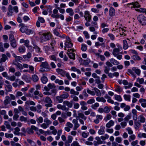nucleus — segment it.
<instances>
[{"instance_id": "nucleus-1", "label": "nucleus", "mask_w": 146, "mask_h": 146, "mask_svg": "<svg viewBox=\"0 0 146 146\" xmlns=\"http://www.w3.org/2000/svg\"><path fill=\"white\" fill-rule=\"evenodd\" d=\"M63 105L59 104L57 106V108L61 109L63 111H68L69 110L68 108H71L72 106V104L69 101L66 100L63 102Z\"/></svg>"}, {"instance_id": "nucleus-2", "label": "nucleus", "mask_w": 146, "mask_h": 146, "mask_svg": "<svg viewBox=\"0 0 146 146\" xmlns=\"http://www.w3.org/2000/svg\"><path fill=\"white\" fill-rule=\"evenodd\" d=\"M52 34L49 32L42 33L40 38L41 42L43 43L49 40L52 37Z\"/></svg>"}, {"instance_id": "nucleus-3", "label": "nucleus", "mask_w": 146, "mask_h": 146, "mask_svg": "<svg viewBox=\"0 0 146 146\" xmlns=\"http://www.w3.org/2000/svg\"><path fill=\"white\" fill-rule=\"evenodd\" d=\"M87 92L92 96H94L95 95L98 96H101L100 91L96 87L93 88L92 90L87 88Z\"/></svg>"}, {"instance_id": "nucleus-4", "label": "nucleus", "mask_w": 146, "mask_h": 146, "mask_svg": "<svg viewBox=\"0 0 146 146\" xmlns=\"http://www.w3.org/2000/svg\"><path fill=\"white\" fill-rule=\"evenodd\" d=\"M128 72L129 73V75L130 74L134 77H135V74L134 72H135L139 76L140 74L141 70L139 69L136 67H133L131 69H128Z\"/></svg>"}, {"instance_id": "nucleus-5", "label": "nucleus", "mask_w": 146, "mask_h": 146, "mask_svg": "<svg viewBox=\"0 0 146 146\" xmlns=\"http://www.w3.org/2000/svg\"><path fill=\"white\" fill-rule=\"evenodd\" d=\"M137 19L139 23L142 25H146V17L144 15L141 14L138 16Z\"/></svg>"}, {"instance_id": "nucleus-6", "label": "nucleus", "mask_w": 146, "mask_h": 146, "mask_svg": "<svg viewBox=\"0 0 146 146\" xmlns=\"http://www.w3.org/2000/svg\"><path fill=\"white\" fill-rule=\"evenodd\" d=\"M13 63L16 66L17 68L20 70H23L24 68H27L29 67V65L26 63H23V64H22L18 62H15Z\"/></svg>"}, {"instance_id": "nucleus-7", "label": "nucleus", "mask_w": 146, "mask_h": 146, "mask_svg": "<svg viewBox=\"0 0 146 146\" xmlns=\"http://www.w3.org/2000/svg\"><path fill=\"white\" fill-rule=\"evenodd\" d=\"M66 40L65 42L64 47L65 50H66V48H72L73 46V44L71 42V39L68 36H66Z\"/></svg>"}, {"instance_id": "nucleus-8", "label": "nucleus", "mask_w": 146, "mask_h": 146, "mask_svg": "<svg viewBox=\"0 0 146 146\" xmlns=\"http://www.w3.org/2000/svg\"><path fill=\"white\" fill-rule=\"evenodd\" d=\"M74 50L73 48L68 49L66 52L69 58L71 59L74 60H75V54L73 53Z\"/></svg>"}, {"instance_id": "nucleus-9", "label": "nucleus", "mask_w": 146, "mask_h": 146, "mask_svg": "<svg viewBox=\"0 0 146 146\" xmlns=\"http://www.w3.org/2000/svg\"><path fill=\"white\" fill-rule=\"evenodd\" d=\"M84 16L85 19L86 21L90 22L92 20V16L90 12L88 11H86L84 12Z\"/></svg>"}, {"instance_id": "nucleus-10", "label": "nucleus", "mask_w": 146, "mask_h": 146, "mask_svg": "<svg viewBox=\"0 0 146 146\" xmlns=\"http://www.w3.org/2000/svg\"><path fill=\"white\" fill-rule=\"evenodd\" d=\"M44 102L46 103L45 106L47 108L51 107L52 106V100L49 97L47 96L45 98Z\"/></svg>"}, {"instance_id": "nucleus-11", "label": "nucleus", "mask_w": 146, "mask_h": 146, "mask_svg": "<svg viewBox=\"0 0 146 146\" xmlns=\"http://www.w3.org/2000/svg\"><path fill=\"white\" fill-rule=\"evenodd\" d=\"M48 63L46 62H43L41 63L40 65V67L41 68L40 70V71H47L45 70L44 69L46 68L48 66Z\"/></svg>"}, {"instance_id": "nucleus-12", "label": "nucleus", "mask_w": 146, "mask_h": 146, "mask_svg": "<svg viewBox=\"0 0 146 146\" xmlns=\"http://www.w3.org/2000/svg\"><path fill=\"white\" fill-rule=\"evenodd\" d=\"M121 49V46L119 45L118 48H115L113 49L112 52V54L115 57L119 54V52L120 49Z\"/></svg>"}, {"instance_id": "nucleus-13", "label": "nucleus", "mask_w": 146, "mask_h": 146, "mask_svg": "<svg viewBox=\"0 0 146 146\" xmlns=\"http://www.w3.org/2000/svg\"><path fill=\"white\" fill-rule=\"evenodd\" d=\"M72 123L74 124V127L73 129L74 130H77L80 126V124L78 123L77 120L76 119H74L72 121Z\"/></svg>"}, {"instance_id": "nucleus-14", "label": "nucleus", "mask_w": 146, "mask_h": 146, "mask_svg": "<svg viewBox=\"0 0 146 146\" xmlns=\"http://www.w3.org/2000/svg\"><path fill=\"white\" fill-rule=\"evenodd\" d=\"M53 33L56 36L60 38H64L65 37V35L64 34L60 35L56 29H55L53 31Z\"/></svg>"}, {"instance_id": "nucleus-15", "label": "nucleus", "mask_w": 146, "mask_h": 146, "mask_svg": "<svg viewBox=\"0 0 146 146\" xmlns=\"http://www.w3.org/2000/svg\"><path fill=\"white\" fill-rule=\"evenodd\" d=\"M96 119H94V122L96 124H98L100 121L103 118L102 115H96Z\"/></svg>"}, {"instance_id": "nucleus-16", "label": "nucleus", "mask_w": 146, "mask_h": 146, "mask_svg": "<svg viewBox=\"0 0 146 146\" xmlns=\"http://www.w3.org/2000/svg\"><path fill=\"white\" fill-rule=\"evenodd\" d=\"M19 25L21 27L20 29V31L22 33H25L28 28V27L27 26L24 25V24L23 23L20 24Z\"/></svg>"}, {"instance_id": "nucleus-17", "label": "nucleus", "mask_w": 146, "mask_h": 146, "mask_svg": "<svg viewBox=\"0 0 146 146\" xmlns=\"http://www.w3.org/2000/svg\"><path fill=\"white\" fill-rule=\"evenodd\" d=\"M29 69L28 70H23V72H28L29 73H33L34 70V67L32 66H29Z\"/></svg>"}, {"instance_id": "nucleus-18", "label": "nucleus", "mask_w": 146, "mask_h": 146, "mask_svg": "<svg viewBox=\"0 0 146 146\" xmlns=\"http://www.w3.org/2000/svg\"><path fill=\"white\" fill-rule=\"evenodd\" d=\"M13 13V9L11 5H9L8 7V11L7 13V16L8 17L11 16L12 15Z\"/></svg>"}, {"instance_id": "nucleus-19", "label": "nucleus", "mask_w": 146, "mask_h": 146, "mask_svg": "<svg viewBox=\"0 0 146 146\" xmlns=\"http://www.w3.org/2000/svg\"><path fill=\"white\" fill-rule=\"evenodd\" d=\"M139 102L141 103V105L143 107L146 108V99L141 98L139 100Z\"/></svg>"}, {"instance_id": "nucleus-20", "label": "nucleus", "mask_w": 146, "mask_h": 146, "mask_svg": "<svg viewBox=\"0 0 146 146\" xmlns=\"http://www.w3.org/2000/svg\"><path fill=\"white\" fill-rule=\"evenodd\" d=\"M56 72L59 74L64 76L65 75L66 72L62 69L60 68H57L56 69Z\"/></svg>"}, {"instance_id": "nucleus-21", "label": "nucleus", "mask_w": 146, "mask_h": 146, "mask_svg": "<svg viewBox=\"0 0 146 146\" xmlns=\"http://www.w3.org/2000/svg\"><path fill=\"white\" fill-rule=\"evenodd\" d=\"M11 100L10 97L8 96H7L5 97V99L3 101V103L4 105H7L10 103Z\"/></svg>"}, {"instance_id": "nucleus-22", "label": "nucleus", "mask_w": 146, "mask_h": 146, "mask_svg": "<svg viewBox=\"0 0 146 146\" xmlns=\"http://www.w3.org/2000/svg\"><path fill=\"white\" fill-rule=\"evenodd\" d=\"M22 79L27 82H30L31 80V77L25 75L22 76Z\"/></svg>"}, {"instance_id": "nucleus-23", "label": "nucleus", "mask_w": 146, "mask_h": 146, "mask_svg": "<svg viewBox=\"0 0 146 146\" xmlns=\"http://www.w3.org/2000/svg\"><path fill=\"white\" fill-rule=\"evenodd\" d=\"M105 127L103 126H101L100 127V129L98 131V134L100 135H102L104 134Z\"/></svg>"}, {"instance_id": "nucleus-24", "label": "nucleus", "mask_w": 146, "mask_h": 146, "mask_svg": "<svg viewBox=\"0 0 146 146\" xmlns=\"http://www.w3.org/2000/svg\"><path fill=\"white\" fill-rule=\"evenodd\" d=\"M114 124V121L111 120L110 121L106 124V127L107 128H110L113 126Z\"/></svg>"}, {"instance_id": "nucleus-25", "label": "nucleus", "mask_w": 146, "mask_h": 146, "mask_svg": "<svg viewBox=\"0 0 146 146\" xmlns=\"http://www.w3.org/2000/svg\"><path fill=\"white\" fill-rule=\"evenodd\" d=\"M66 11L70 16H72L74 14L73 10L71 8H67L66 9Z\"/></svg>"}, {"instance_id": "nucleus-26", "label": "nucleus", "mask_w": 146, "mask_h": 146, "mask_svg": "<svg viewBox=\"0 0 146 146\" xmlns=\"http://www.w3.org/2000/svg\"><path fill=\"white\" fill-rule=\"evenodd\" d=\"M5 88L6 91L7 92L12 91V87L11 84L9 85H5Z\"/></svg>"}, {"instance_id": "nucleus-27", "label": "nucleus", "mask_w": 146, "mask_h": 146, "mask_svg": "<svg viewBox=\"0 0 146 146\" xmlns=\"http://www.w3.org/2000/svg\"><path fill=\"white\" fill-rule=\"evenodd\" d=\"M115 15V10L112 7H110L109 9V15L111 17H113Z\"/></svg>"}, {"instance_id": "nucleus-28", "label": "nucleus", "mask_w": 146, "mask_h": 146, "mask_svg": "<svg viewBox=\"0 0 146 146\" xmlns=\"http://www.w3.org/2000/svg\"><path fill=\"white\" fill-rule=\"evenodd\" d=\"M109 60L111 62L112 65L113 64L114 65H117L119 64V62L117 60H115L113 58H111Z\"/></svg>"}, {"instance_id": "nucleus-29", "label": "nucleus", "mask_w": 146, "mask_h": 146, "mask_svg": "<svg viewBox=\"0 0 146 146\" xmlns=\"http://www.w3.org/2000/svg\"><path fill=\"white\" fill-rule=\"evenodd\" d=\"M8 59V58L7 57L6 55L5 54H3L2 55V57L0 58V63L3 62H4L6 60Z\"/></svg>"}, {"instance_id": "nucleus-30", "label": "nucleus", "mask_w": 146, "mask_h": 146, "mask_svg": "<svg viewBox=\"0 0 146 146\" xmlns=\"http://www.w3.org/2000/svg\"><path fill=\"white\" fill-rule=\"evenodd\" d=\"M32 79L33 81L35 82H37L39 80L38 76L35 74L32 75Z\"/></svg>"}, {"instance_id": "nucleus-31", "label": "nucleus", "mask_w": 146, "mask_h": 146, "mask_svg": "<svg viewBox=\"0 0 146 146\" xmlns=\"http://www.w3.org/2000/svg\"><path fill=\"white\" fill-rule=\"evenodd\" d=\"M41 82L44 84H45L48 81V79L46 76H43L41 78Z\"/></svg>"}, {"instance_id": "nucleus-32", "label": "nucleus", "mask_w": 146, "mask_h": 146, "mask_svg": "<svg viewBox=\"0 0 146 146\" xmlns=\"http://www.w3.org/2000/svg\"><path fill=\"white\" fill-rule=\"evenodd\" d=\"M55 6L57 9L59 10V12L60 13L64 14L65 13V10L64 9L59 7H58V4H55Z\"/></svg>"}, {"instance_id": "nucleus-33", "label": "nucleus", "mask_w": 146, "mask_h": 146, "mask_svg": "<svg viewBox=\"0 0 146 146\" xmlns=\"http://www.w3.org/2000/svg\"><path fill=\"white\" fill-rule=\"evenodd\" d=\"M71 70L73 71L77 72V73L78 74H80L81 73V72L80 70L74 66L72 67L71 68Z\"/></svg>"}, {"instance_id": "nucleus-34", "label": "nucleus", "mask_w": 146, "mask_h": 146, "mask_svg": "<svg viewBox=\"0 0 146 146\" xmlns=\"http://www.w3.org/2000/svg\"><path fill=\"white\" fill-rule=\"evenodd\" d=\"M10 34L9 35V40L10 41L15 40L13 35L14 32L12 31H10Z\"/></svg>"}, {"instance_id": "nucleus-35", "label": "nucleus", "mask_w": 146, "mask_h": 146, "mask_svg": "<svg viewBox=\"0 0 146 146\" xmlns=\"http://www.w3.org/2000/svg\"><path fill=\"white\" fill-rule=\"evenodd\" d=\"M96 100L98 102H102L105 103L106 101L105 99L103 97H97L96 98Z\"/></svg>"}, {"instance_id": "nucleus-36", "label": "nucleus", "mask_w": 146, "mask_h": 146, "mask_svg": "<svg viewBox=\"0 0 146 146\" xmlns=\"http://www.w3.org/2000/svg\"><path fill=\"white\" fill-rule=\"evenodd\" d=\"M10 42L11 45L13 48H15L17 47V44L16 40Z\"/></svg>"}, {"instance_id": "nucleus-37", "label": "nucleus", "mask_w": 146, "mask_h": 146, "mask_svg": "<svg viewBox=\"0 0 146 146\" xmlns=\"http://www.w3.org/2000/svg\"><path fill=\"white\" fill-rule=\"evenodd\" d=\"M14 131L13 133L14 134L17 135H19L20 134V129L18 127H16L14 129Z\"/></svg>"}, {"instance_id": "nucleus-38", "label": "nucleus", "mask_w": 146, "mask_h": 146, "mask_svg": "<svg viewBox=\"0 0 146 146\" xmlns=\"http://www.w3.org/2000/svg\"><path fill=\"white\" fill-rule=\"evenodd\" d=\"M123 97L126 101L129 102L131 100V96L129 95L124 94Z\"/></svg>"}, {"instance_id": "nucleus-39", "label": "nucleus", "mask_w": 146, "mask_h": 146, "mask_svg": "<svg viewBox=\"0 0 146 146\" xmlns=\"http://www.w3.org/2000/svg\"><path fill=\"white\" fill-rule=\"evenodd\" d=\"M18 50L21 53H23L25 51V48L24 46H20Z\"/></svg>"}, {"instance_id": "nucleus-40", "label": "nucleus", "mask_w": 146, "mask_h": 146, "mask_svg": "<svg viewBox=\"0 0 146 146\" xmlns=\"http://www.w3.org/2000/svg\"><path fill=\"white\" fill-rule=\"evenodd\" d=\"M78 117L81 118L84 120H86L87 119L86 117L85 116L84 114L82 113H80L78 112Z\"/></svg>"}, {"instance_id": "nucleus-41", "label": "nucleus", "mask_w": 146, "mask_h": 146, "mask_svg": "<svg viewBox=\"0 0 146 146\" xmlns=\"http://www.w3.org/2000/svg\"><path fill=\"white\" fill-rule=\"evenodd\" d=\"M137 137L139 138H146V134L145 133H139L138 134Z\"/></svg>"}, {"instance_id": "nucleus-42", "label": "nucleus", "mask_w": 146, "mask_h": 146, "mask_svg": "<svg viewBox=\"0 0 146 146\" xmlns=\"http://www.w3.org/2000/svg\"><path fill=\"white\" fill-rule=\"evenodd\" d=\"M34 32V31L33 30L29 29L28 28L27 30L25 33L27 35H30V34H33Z\"/></svg>"}, {"instance_id": "nucleus-43", "label": "nucleus", "mask_w": 146, "mask_h": 146, "mask_svg": "<svg viewBox=\"0 0 146 146\" xmlns=\"http://www.w3.org/2000/svg\"><path fill=\"white\" fill-rule=\"evenodd\" d=\"M60 95L63 99H66L69 96V94L66 92H64L62 94H61Z\"/></svg>"}, {"instance_id": "nucleus-44", "label": "nucleus", "mask_w": 146, "mask_h": 146, "mask_svg": "<svg viewBox=\"0 0 146 146\" xmlns=\"http://www.w3.org/2000/svg\"><path fill=\"white\" fill-rule=\"evenodd\" d=\"M139 118L141 122L144 123L145 121V118L142 115H140L139 117Z\"/></svg>"}, {"instance_id": "nucleus-45", "label": "nucleus", "mask_w": 146, "mask_h": 146, "mask_svg": "<svg viewBox=\"0 0 146 146\" xmlns=\"http://www.w3.org/2000/svg\"><path fill=\"white\" fill-rule=\"evenodd\" d=\"M22 14L21 13H20L19 14L18 17L17 18V21L19 23H21L22 22V20L21 18V17L22 16Z\"/></svg>"}, {"instance_id": "nucleus-46", "label": "nucleus", "mask_w": 146, "mask_h": 146, "mask_svg": "<svg viewBox=\"0 0 146 146\" xmlns=\"http://www.w3.org/2000/svg\"><path fill=\"white\" fill-rule=\"evenodd\" d=\"M123 48L124 49H127L128 47V46L127 44V41L125 40H123Z\"/></svg>"}, {"instance_id": "nucleus-47", "label": "nucleus", "mask_w": 146, "mask_h": 146, "mask_svg": "<svg viewBox=\"0 0 146 146\" xmlns=\"http://www.w3.org/2000/svg\"><path fill=\"white\" fill-rule=\"evenodd\" d=\"M57 100L59 103H61L63 102V99L60 95V96H57L56 97Z\"/></svg>"}, {"instance_id": "nucleus-48", "label": "nucleus", "mask_w": 146, "mask_h": 146, "mask_svg": "<svg viewBox=\"0 0 146 146\" xmlns=\"http://www.w3.org/2000/svg\"><path fill=\"white\" fill-rule=\"evenodd\" d=\"M27 142L29 143L32 146H36V145L35 142L31 140L28 139L27 140Z\"/></svg>"}, {"instance_id": "nucleus-49", "label": "nucleus", "mask_w": 146, "mask_h": 146, "mask_svg": "<svg viewBox=\"0 0 146 146\" xmlns=\"http://www.w3.org/2000/svg\"><path fill=\"white\" fill-rule=\"evenodd\" d=\"M136 11L140 13H145L146 14V9L144 8H140L136 9Z\"/></svg>"}, {"instance_id": "nucleus-50", "label": "nucleus", "mask_w": 146, "mask_h": 146, "mask_svg": "<svg viewBox=\"0 0 146 146\" xmlns=\"http://www.w3.org/2000/svg\"><path fill=\"white\" fill-rule=\"evenodd\" d=\"M99 106V104L98 103H96L91 106V108L94 110H96Z\"/></svg>"}, {"instance_id": "nucleus-51", "label": "nucleus", "mask_w": 146, "mask_h": 146, "mask_svg": "<svg viewBox=\"0 0 146 146\" xmlns=\"http://www.w3.org/2000/svg\"><path fill=\"white\" fill-rule=\"evenodd\" d=\"M114 97L116 100L119 102H121L122 101V98L120 95H115Z\"/></svg>"}, {"instance_id": "nucleus-52", "label": "nucleus", "mask_w": 146, "mask_h": 146, "mask_svg": "<svg viewBox=\"0 0 146 146\" xmlns=\"http://www.w3.org/2000/svg\"><path fill=\"white\" fill-rule=\"evenodd\" d=\"M31 53L30 52H29L26 55H23V57L24 59L26 60L27 58L29 59L31 58Z\"/></svg>"}, {"instance_id": "nucleus-53", "label": "nucleus", "mask_w": 146, "mask_h": 146, "mask_svg": "<svg viewBox=\"0 0 146 146\" xmlns=\"http://www.w3.org/2000/svg\"><path fill=\"white\" fill-rule=\"evenodd\" d=\"M36 111L38 113H40L41 112V109L42 108V106L40 105H38L36 107Z\"/></svg>"}, {"instance_id": "nucleus-54", "label": "nucleus", "mask_w": 146, "mask_h": 146, "mask_svg": "<svg viewBox=\"0 0 146 146\" xmlns=\"http://www.w3.org/2000/svg\"><path fill=\"white\" fill-rule=\"evenodd\" d=\"M104 112L106 113H108L110 111V108L108 107L105 106L104 108Z\"/></svg>"}, {"instance_id": "nucleus-55", "label": "nucleus", "mask_w": 146, "mask_h": 146, "mask_svg": "<svg viewBox=\"0 0 146 146\" xmlns=\"http://www.w3.org/2000/svg\"><path fill=\"white\" fill-rule=\"evenodd\" d=\"M25 104L27 105H30L33 106L35 105V103L33 101L28 100L25 102Z\"/></svg>"}, {"instance_id": "nucleus-56", "label": "nucleus", "mask_w": 146, "mask_h": 146, "mask_svg": "<svg viewBox=\"0 0 146 146\" xmlns=\"http://www.w3.org/2000/svg\"><path fill=\"white\" fill-rule=\"evenodd\" d=\"M132 58L135 60H141V58L137 55H133L132 56Z\"/></svg>"}, {"instance_id": "nucleus-57", "label": "nucleus", "mask_w": 146, "mask_h": 146, "mask_svg": "<svg viewBox=\"0 0 146 146\" xmlns=\"http://www.w3.org/2000/svg\"><path fill=\"white\" fill-rule=\"evenodd\" d=\"M54 82L60 85H62L64 84V82L62 80H59L58 79H56Z\"/></svg>"}, {"instance_id": "nucleus-58", "label": "nucleus", "mask_w": 146, "mask_h": 146, "mask_svg": "<svg viewBox=\"0 0 146 146\" xmlns=\"http://www.w3.org/2000/svg\"><path fill=\"white\" fill-rule=\"evenodd\" d=\"M140 125V123L138 121H135L134 122V127L136 129H138Z\"/></svg>"}, {"instance_id": "nucleus-59", "label": "nucleus", "mask_w": 146, "mask_h": 146, "mask_svg": "<svg viewBox=\"0 0 146 146\" xmlns=\"http://www.w3.org/2000/svg\"><path fill=\"white\" fill-rule=\"evenodd\" d=\"M81 49L82 51H86L87 49V46L84 44H82Z\"/></svg>"}, {"instance_id": "nucleus-60", "label": "nucleus", "mask_w": 146, "mask_h": 146, "mask_svg": "<svg viewBox=\"0 0 146 146\" xmlns=\"http://www.w3.org/2000/svg\"><path fill=\"white\" fill-rule=\"evenodd\" d=\"M44 122L46 123V124L48 125H49L51 124L52 123V122L50 120L48 119V118H46V119H45L44 120Z\"/></svg>"}, {"instance_id": "nucleus-61", "label": "nucleus", "mask_w": 146, "mask_h": 146, "mask_svg": "<svg viewBox=\"0 0 146 146\" xmlns=\"http://www.w3.org/2000/svg\"><path fill=\"white\" fill-rule=\"evenodd\" d=\"M91 62V61L89 59L87 58L86 60H84L83 61V64L84 65H88Z\"/></svg>"}, {"instance_id": "nucleus-62", "label": "nucleus", "mask_w": 146, "mask_h": 146, "mask_svg": "<svg viewBox=\"0 0 146 146\" xmlns=\"http://www.w3.org/2000/svg\"><path fill=\"white\" fill-rule=\"evenodd\" d=\"M137 80L140 84H142L143 83L144 80L143 78H138Z\"/></svg>"}, {"instance_id": "nucleus-63", "label": "nucleus", "mask_w": 146, "mask_h": 146, "mask_svg": "<svg viewBox=\"0 0 146 146\" xmlns=\"http://www.w3.org/2000/svg\"><path fill=\"white\" fill-rule=\"evenodd\" d=\"M36 121L38 123H41L43 122V119L42 117H40L36 119Z\"/></svg>"}, {"instance_id": "nucleus-64", "label": "nucleus", "mask_w": 146, "mask_h": 146, "mask_svg": "<svg viewBox=\"0 0 146 146\" xmlns=\"http://www.w3.org/2000/svg\"><path fill=\"white\" fill-rule=\"evenodd\" d=\"M71 146H81L76 141H74L71 144Z\"/></svg>"}]
</instances>
